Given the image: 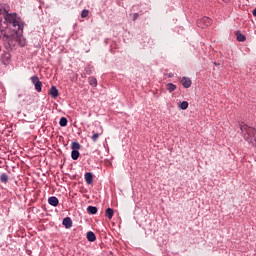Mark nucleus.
<instances>
[{"instance_id":"18","label":"nucleus","mask_w":256,"mask_h":256,"mask_svg":"<svg viewBox=\"0 0 256 256\" xmlns=\"http://www.w3.org/2000/svg\"><path fill=\"white\" fill-rule=\"evenodd\" d=\"M71 149L72 151H79V149H81V144H79L77 141L72 142Z\"/></svg>"},{"instance_id":"15","label":"nucleus","mask_w":256,"mask_h":256,"mask_svg":"<svg viewBox=\"0 0 256 256\" xmlns=\"http://www.w3.org/2000/svg\"><path fill=\"white\" fill-rule=\"evenodd\" d=\"M236 39L240 43H244V41H247V37L244 34H242V33H237L236 34Z\"/></svg>"},{"instance_id":"27","label":"nucleus","mask_w":256,"mask_h":256,"mask_svg":"<svg viewBox=\"0 0 256 256\" xmlns=\"http://www.w3.org/2000/svg\"><path fill=\"white\" fill-rule=\"evenodd\" d=\"M168 77L169 79H172V77H175V74H173L172 72L168 73Z\"/></svg>"},{"instance_id":"4","label":"nucleus","mask_w":256,"mask_h":256,"mask_svg":"<svg viewBox=\"0 0 256 256\" xmlns=\"http://www.w3.org/2000/svg\"><path fill=\"white\" fill-rule=\"evenodd\" d=\"M31 83L34 84L35 90L38 93H41L42 89H43V82H41V80H39V76L34 75L30 78Z\"/></svg>"},{"instance_id":"28","label":"nucleus","mask_w":256,"mask_h":256,"mask_svg":"<svg viewBox=\"0 0 256 256\" xmlns=\"http://www.w3.org/2000/svg\"><path fill=\"white\" fill-rule=\"evenodd\" d=\"M81 77H82L83 79H85V77H87V74H86V73H83V74H81Z\"/></svg>"},{"instance_id":"29","label":"nucleus","mask_w":256,"mask_h":256,"mask_svg":"<svg viewBox=\"0 0 256 256\" xmlns=\"http://www.w3.org/2000/svg\"><path fill=\"white\" fill-rule=\"evenodd\" d=\"M253 16L256 17V8L252 12Z\"/></svg>"},{"instance_id":"25","label":"nucleus","mask_w":256,"mask_h":256,"mask_svg":"<svg viewBox=\"0 0 256 256\" xmlns=\"http://www.w3.org/2000/svg\"><path fill=\"white\" fill-rule=\"evenodd\" d=\"M136 19H139V13L133 14V21H135Z\"/></svg>"},{"instance_id":"16","label":"nucleus","mask_w":256,"mask_h":256,"mask_svg":"<svg viewBox=\"0 0 256 256\" xmlns=\"http://www.w3.org/2000/svg\"><path fill=\"white\" fill-rule=\"evenodd\" d=\"M88 83L91 87H97V78L91 76L88 78Z\"/></svg>"},{"instance_id":"24","label":"nucleus","mask_w":256,"mask_h":256,"mask_svg":"<svg viewBox=\"0 0 256 256\" xmlns=\"http://www.w3.org/2000/svg\"><path fill=\"white\" fill-rule=\"evenodd\" d=\"M85 73L86 75H93V68H91L90 66L86 67Z\"/></svg>"},{"instance_id":"13","label":"nucleus","mask_w":256,"mask_h":256,"mask_svg":"<svg viewBox=\"0 0 256 256\" xmlns=\"http://www.w3.org/2000/svg\"><path fill=\"white\" fill-rule=\"evenodd\" d=\"M166 89H167V91H169V93H173V91H176L177 85H175L173 83H168V84H166Z\"/></svg>"},{"instance_id":"20","label":"nucleus","mask_w":256,"mask_h":256,"mask_svg":"<svg viewBox=\"0 0 256 256\" xmlns=\"http://www.w3.org/2000/svg\"><path fill=\"white\" fill-rule=\"evenodd\" d=\"M180 109H182V111H185L186 109H188L189 107V102L187 101H182L179 105Z\"/></svg>"},{"instance_id":"8","label":"nucleus","mask_w":256,"mask_h":256,"mask_svg":"<svg viewBox=\"0 0 256 256\" xmlns=\"http://www.w3.org/2000/svg\"><path fill=\"white\" fill-rule=\"evenodd\" d=\"M62 225H64L66 229H71L73 227V220H71V217H66L62 221Z\"/></svg>"},{"instance_id":"10","label":"nucleus","mask_w":256,"mask_h":256,"mask_svg":"<svg viewBox=\"0 0 256 256\" xmlns=\"http://www.w3.org/2000/svg\"><path fill=\"white\" fill-rule=\"evenodd\" d=\"M84 178H85L87 185H91L93 183V173L86 172L84 175Z\"/></svg>"},{"instance_id":"22","label":"nucleus","mask_w":256,"mask_h":256,"mask_svg":"<svg viewBox=\"0 0 256 256\" xmlns=\"http://www.w3.org/2000/svg\"><path fill=\"white\" fill-rule=\"evenodd\" d=\"M67 123H68V121L65 117L60 118V121H59L60 127H67Z\"/></svg>"},{"instance_id":"26","label":"nucleus","mask_w":256,"mask_h":256,"mask_svg":"<svg viewBox=\"0 0 256 256\" xmlns=\"http://www.w3.org/2000/svg\"><path fill=\"white\" fill-rule=\"evenodd\" d=\"M5 11H9V7L4 8V10L0 9V15L1 13H5ZM0 23H1V18H0Z\"/></svg>"},{"instance_id":"21","label":"nucleus","mask_w":256,"mask_h":256,"mask_svg":"<svg viewBox=\"0 0 256 256\" xmlns=\"http://www.w3.org/2000/svg\"><path fill=\"white\" fill-rule=\"evenodd\" d=\"M93 133V135H92V137H91V140L93 141V143H97V139H99V136L102 134V133H97V132H95V131H93L92 132Z\"/></svg>"},{"instance_id":"17","label":"nucleus","mask_w":256,"mask_h":256,"mask_svg":"<svg viewBox=\"0 0 256 256\" xmlns=\"http://www.w3.org/2000/svg\"><path fill=\"white\" fill-rule=\"evenodd\" d=\"M114 211L112 208H107L105 212V216L107 219H113Z\"/></svg>"},{"instance_id":"12","label":"nucleus","mask_w":256,"mask_h":256,"mask_svg":"<svg viewBox=\"0 0 256 256\" xmlns=\"http://www.w3.org/2000/svg\"><path fill=\"white\" fill-rule=\"evenodd\" d=\"M97 207L95 206H88L87 207V213H89V215H97Z\"/></svg>"},{"instance_id":"5","label":"nucleus","mask_w":256,"mask_h":256,"mask_svg":"<svg viewBox=\"0 0 256 256\" xmlns=\"http://www.w3.org/2000/svg\"><path fill=\"white\" fill-rule=\"evenodd\" d=\"M211 23L213 22L209 17H203L202 19L197 20V26L200 29H205V27H209Z\"/></svg>"},{"instance_id":"9","label":"nucleus","mask_w":256,"mask_h":256,"mask_svg":"<svg viewBox=\"0 0 256 256\" xmlns=\"http://www.w3.org/2000/svg\"><path fill=\"white\" fill-rule=\"evenodd\" d=\"M48 203L52 207H57V205H59V198L55 197V196L49 197L48 198Z\"/></svg>"},{"instance_id":"3","label":"nucleus","mask_w":256,"mask_h":256,"mask_svg":"<svg viewBox=\"0 0 256 256\" xmlns=\"http://www.w3.org/2000/svg\"><path fill=\"white\" fill-rule=\"evenodd\" d=\"M2 37L6 51H12L13 48L15 47V41L9 36L3 35Z\"/></svg>"},{"instance_id":"6","label":"nucleus","mask_w":256,"mask_h":256,"mask_svg":"<svg viewBox=\"0 0 256 256\" xmlns=\"http://www.w3.org/2000/svg\"><path fill=\"white\" fill-rule=\"evenodd\" d=\"M180 83L182 84L184 89H189V87H191V85H193V82L191 81V78L185 77V76L182 77V79L180 80Z\"/></svg>"},{"instance_id":"30","label":"nucleus","mask_w":256,"mask_h":256,"mask_svg":"<svg viewBox=\"0 0 256 256\" xmlns=\"http://www.w3.org/2000/svg\"><path fill=\"white\" fill-rule=\"evenodd\" d=\"M0 52H1V47H0Z\"/></svg>"},{"instance_id":"11","label":"nucleus","mask_w":256,"mask_h":256,"mask_svg":"<svg viewBox=\"0 0 256 256\" xmlns=\"http://www.w3.org/2000/svg\"><path fill=\"white\" fill-rule=\"evenodd\" d=\"M86 237H87V240L90 241V243H93V242L97 241V236H95L93 231L87 232Z\"/></svg>"},{"instance_id":"1","label":"nucleus","mask_w":256,"mask_h":256,"mask_svg":"<svg viewBox=\"0 0 256 256\" xmlns=\"http://www.w3.org/2000/svg\"><path fill=\"white\" fill-rule=\"evenodd\" d=\"M7 7H8V11H5V8ZM0 10L5 11L0 14L1 22L3 21V18H4L5 23L13 27L12 29L14 33H16V35H22L23 29L25 27V22L21 20V17H18L17 13H9L10 11L9 5L0 6Z\"/></svg>"},{"instance_id":"2","label":"nucleus","mask_w":256,"mask_h":256,"mask_svg":"<svg viewBox=\"0 0 256 256\" xmlns=\"http://www.w3.org/2000/svg\"><path fill=\"white\" fill-rule=\"evenodd\" d=\"M240 130L243 133L244 140H246L247 143H253V139H255L254 131H256V129L249 127L247 124H240Z\"/></svg>"},{"instance_id":"23","label":"nucleus","mask_w":256,"mask_h":256,"mask_svg":"<svg viewBox=\"0 0 256 256\" xmlns=\"http://www.w3.org/2000/svg\"><path fill=\"white\" fill-rule=\"evenodd\" d=\"M81 17H82V19L89 17V10H87V9L82 10Z\"/></svg>"},{"instance_id":"19","label":"nucleus","mask_w":256,"mask_h":256,"mask_svg":"<svg viewBox=\"0 0 256 256\" xmlns=\"http://www.w3.org/2000/svg\"><path fill=\"white\" fill-rule=\"evenodd\" d=\"M79 150H72L71 152V158L73 159V161H77V159H79Z\"/></svg>"},{"instance_id":"14","label":"nucleus","mask_w":256,"mask_h":256,"mask_svg":"<svg viewBox=\"0 0 256 256\" xmlns=\"http://www.w3.org/2000/svg\"><path fill=\"white\" fill-rule=\"evenodd\" d=\"M0 181L1 183H4V184L9 183V175H7V173H2L0 175Z\"/></svg>"},{"instance_id":"7","label":"nucleus","mask_w":256,"mask_h":256,"mask_svg":"<svg viewBox=\"0 0 256 256\" xmlns=\"http://www.w3.org/2000/svg\"><path fill=\"white\" fill-rule=\"evenodd\" d=\"M49 95L52 97V99H57L59 97V90L56 86H51Z\"/></svg>"}]
</instances>
